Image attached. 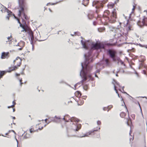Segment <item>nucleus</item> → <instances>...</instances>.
<instances>
[{"mask_svg": "<svg viewBox=\"0 0 147 147\" xmlns=\"http://www.w3.org/2000/svg\"><path fill=\"white\" fill-rule=\"evenodd\" d=\"M105 47L104 45L100 42L97 43L92 42L91 43V49L84 55V63H81L82 69L80 71V76L82 79L74 85L75 90L76 89V87L78 84L82 83L86 80L88 78L92 81L93 80L94 78L92 77V74L90 73L92 66L89 64L94 60L92 55V51L93 50L104 49Z\"/></svg>", "mask_w": 147, "mask_h": 147, "instance_id": "nucleus-1", "label": "nucleus"}, {"mask_svg": "<svg viewBox=\"0 0 147 147\" xmlns=\"http://www.w3.org/2000/svg\"><path fill=\"white\" fill-rule=\"evenodd\" d=\"M107 55L109 56L110 58L112 59L113 61L116 62L117 61H118V63L119 62H121L122 64L125 65L123 62L120 59L119 57L117 55V52L115 50L109 49L107 50Z\"/></svg>", "mask_w": 147, "mask_h": 147, "instance_id": "nucleus-2", "label": "nucleus"}, {"mask_svg": "<svg viewBox=\"0 0 147 147\" xmlns=\"http://www.w3.org/2000/svg\"><path fill=\"white\" fill-rule=\"evenodd\" d=\"M104 15L103 16L107 18L110 22L111 23H113L116 21V13L115 10L114 9L111 14L110 17L108 16L110 14V12L108 10H106L104 12Z\"/></svg>", "mask_w": 147, "mask_h": 147, "instance_id": "nucleus-3", "label": "nucleus"}, {"mask_svg": "<svg viewBox=\"0 0 147 147\" xmlns=\"http://www.w3.org/2000/svg\"><path fill=\"white\" fill-rule=\"evenodd\" d=\"M24 0H18L19 5L20 8V10H19L18 11V16H21V12L20 10H21L22 11L21 13L23 14L24 18L26 20H27L28 19V17L24 12V9L26 5V3Z\"/></svg>", "mask_w": 147, "mask_h": 147, "instance_id": "nucleus-4", "label": "nucleus"}, {"mask_svg": "<svg viewBox=\"0 0 147 147\" xmlns=\"http://www.w3.org/2000/svg\"><path fill=\"white\" fill-rule=\"evenodd\" d=\"M65 116L69 117V116L68 115H65V116H64V117H65ZM63 119L65 120V122H68L69 121H70L71 122H78L80 121V120L78 119H77V118L74 117H71V118L70 117V118H69L67 120H65V118L64 117L63 118Z\"/></svg>", "mask_w": 147, "mask_h": 147, "instance_id": "nucleus-5", "label": "nucleus"}, {"mask_svg": "<svg viewBox=\"0 0 147 147\" xmlns=\"http://www.w3.org/2000/svg\"><path fill=\"white\" fill-rule=\"evenodd\" d=\"M146 22H147V18L145 16H144L142 19V22L141 23L140 21H139L137 22V24L141 28L143 26L146 25Z\"/></svg>", "mask_w": 147, "mask_h": 147, "instance_id": "nucleus-6", "label": "nucleus"}, {"mask_svg": "<svg viewBox=\"0 0 147 147\" xmlns=\"http://www.w3.org/2000/svg\"><path fill=\"white\" fill-rule=\"evenodd\" d=\"M72 125H73L72 126V129L76 131H78L81 128V125L78 124L76 122L75 124L72 123Z\"/></svg>", "mask_w": 147, "mask_h": 147, "instance_id": "nucleus-7", "label": "nucleus"}, {"mask_svg": "<svg viewBox=\"0 0 147 147\" xmlns=\"http://www.w3.org/2000/svg\"><path fill=\"white\" fill-rule=\"evenodd\" d=\"M95 5H96V8L97 9H99L100 7L102 8L103 6V4L98 1H94L93 2L92 6H94Z\"/></svg>", "mask_w": 147, "mask_h": 147, "instance_id": "nucleus-8", "label": "nucleus"}, {"mask_svg": "<svg viewBox=\"0 0 147 147\" xmlns=\"http://www.w3.org/2000/svg\"><path fill=\"white\" fill-rule=\"evenodd\" d=\"M4 8H5L4 9V12H7L8 13L7 16L6 17V18L8 20H9V17L11 15V14L12 13V12L11 11H10L5 6L3 5H2Z\"/></svg>", "mask_w": 147, "mask_h": 147, "instance_id": "nucleus-9", "label": "nucleus"}, {"mask_svg": "<svg viewBox=\"0 0 147 147\" xmlns=\"http://www.w3.org/2000/svg\"><path fill=\"white\" fill-rule=\"evenodd\" d=\"M81 43L82 46V47L86 49H88L89 48V45H90V44H88V42H84V41L82 40H81Z\"/></svg>", "mask_w": 147, "mask_h": 147, "instance_id": "nucleus-10", "label": "nucleus"}, {"mask_svg": "<svg viewBox=\"0 0 147 147\" xmlns=\"http://www.w3.org/2000/svg\"><path fill=\"white\" fill-rule=\"evenodd\" d=\"M9 53L7 52L5 53V52H3L2 53L1 55V58L2 59H4L5 58H8L9 57Z\"/></svg>", "mask_w": 147, "mask_h": 147, "instance_id": "nucleus-11", "label": "nucleus"}, {"mask_svg": "<svg viewBox=\"0 0 147 147\" xmlns=\"http://www.w3.org/2000/svg\"><path fill=\"white\" fill-rule=\"evenodd\" d=\"M98 131L97 129H94L93 130H91L89 131L88 133H88H87L86 134H85L84 135L82 136H80V137H83L88 136V135H89L91 134L94 131Z\"/></svg>", "mask_w": 147, "mask_h": 147, "instance_id": "nucleus-12", "label": "nucleus"}, {"mask_svg": "<svg viewBox=\"0 0 147 147\" xmlns=\"http://www.w3.org/2000/svg\"><path fill=\"white\" fill-rule=\"evenodd\" d=\"M28 34L30 36V38H29V39L34 40V34L33 33L32 31H28Z\"/></svg>", "mask_w": 147, "mask_h": 147, "instance_id": "nucleus-13", "label": "nucleus"}, {"mask_svg": "<svg viewBox=\"0 0 147 147\" xmlns=\"http://www.w3.org/2000/svg\"><path fill=\"white\" fill-rule=\"evenodd\" d=\"M18 68V67L16 66H15L13 67H9V70L7 71L8 72H10Z\"/></svg>", "mask_w": 147, "mask_h": 147, "instance_id": "nucleus-14", "label": "nucleus"}, {"mask_svg": "<svg viewBox=\"0 0 147 147\" xmlns=\"http://www.w3.org/2000/svg\"><path fill=\"white\" fill-rule=\"evenodd\" d=\"M89 0L85 1L83 0L82 1V4L84 5L85 6H86L88 4Z\"/></svg>", "mask_w": 147, "mask_h": 147, "instance_id": "nucleus-15", "label": "nucleus"}, {"mask_svg": "<svg viewBox=\"0 0 147 147\" xmlns=\"http://www.w3.org/2000/svg\"><path fill=\"white\" fill-rule=\"evenodd\" d=\"M75 94L76 97H79V95H80V97L82 95L81 92L78 91H76L75 93Z\"/></svg>", "mask_w": 147, "mask_h": 147, "instance_id": "nucleus-16", "label": "nucleus"}, {"mask_svg": "<svg viewBox=\"0 0 147 147\" xmlns=\"http://www.w3.org/2000/svg\"><path fill=\"white\" fill-rule=\"evenodd\" d=\"M20 26L23 28V30L21 31V32H23L25 31V32H26V30L25 28L24 27L23 24H20Z\"/></svg>", "mask_w": 147, "mask_h": 147, "instance_id": "nucleus-17", "label": "nucleus"}, {"mask_svg": "<svg viewBox=\"0 0 147 147\" xmlns=\"http://www.w3.org/2000/svg\"><path fill=\"white\" fill-rule=\"evenodd\" d=\"M22 44V45H23V46H24V45H25V42H24L22 41H20V43L19 42V43H18L17 45H16V46H20V44Z\"/></svg>", "mask_w": 147, "mask_h": 147, "instance_id": "nucleus-18", "label": "nucleus"}, {"mask_svg": "<svg viewBox=\"0 0 147 147\" xmlns=\"http://www.w3.org/2000/svg\"><path fill=\"white\" fill-rule=\"evenodd\" d=\"M18 59H20V61L19 62V64H18L17 65L18 66H20L21 63L22 59H21L19 57H18L16 58V60H17Z\"/></svg>", "mask_w": 147, "mask_h": 147, "instance_id": "nucleus-19", "label": "nucleus"}, {"mask_svg": "<svg viewBox=\"0 0 147 147\" xmlns=\"http://www.w3.org/2000/svg\"><path fill=\"white\" fill-rule=\"evenodd\" d=\"M105 62L107 65L108 66L110 64V62L108 61V59H106L105 60Z\"/></svg>", "mask_w": 147, "mask_h": 147, "instance_id": "nucleus-20", "label": "nucleus"}, {"mask_svg": "<svg viewBox=\"0 0 147 147\" xmlns=\"http://www.w3.org/2000/svg\"><path fill=\"white\" fill-rule=\"evenodd\" d=\"M126 114L124 112H122L120 114V116L121 117L123 118L125 116Z\"/></svg>", "mask_w": 147, "mask_h": 147, "instance_id": "nucleus-21", "label": "nucleus"}, {"mask_svg": "<svg viewBox=\"0 0 147 147\" xmlns=\"http://www.w3.org/2000/svg\"><path fill=\"white\" fill-rule=\"evenodd\" d=\"M112 84L114 85V89L115 90L116 93L117 94H119V93H118V91L116 89V86H115V83L113 82H112Z\"/></svg>", "mask_w": 147, "mask_h": 147, "instance_id": "nucleus-22", "label": "nucleus"}, {"mask_svg": "<svg viewBox=\"0 0 147 147\" xmlns=\"http://www.w3.org/2000/svg\"><path fill=\"white\" fill-rule=\"evenodd\" d=\"M105 30V28H98V30L99 32H101Z\"/></svg>", "mask_w": 147, "mask_h": 147, "instance_id": "nucleus-23", "label": "nucleus"}, {"mask_svg": "<svg viewBox=\"0 0 147 147\" xmlns=\"http://www.w3.org/2000/svg\"><path fill=\"white\" fill-rule=\"evenodd\" d=\"M88 85H87V84L84 85L83 86V89L84 90H87L88 88Z\"/></svg>", "mask_w": 147, "mask_h": 147, "instance_id": "nucleus-24", "label": "nucleus"}, {"mask_svg": "<svg viewBox=\"0 0 147 147\" xmlns=\"http://www.w3.org/2000/svg\"><path fill=\"white\" fill-rule=\"evenodd\" d=\"M5 72L4 71H2L0 72V75H1V77H2V76L3 75L5 74Z\"/></svg>", "mask_w": 147, "mask_h": 147, "instance_id": "nucleus-25", "label": "nucleus"}, {"mask_svg": "<svg viewBox=\"0 0 147 147\" xmlns=\"http://www.w3.org/2000/svg\"><path fill=\"white\" fill-rule=\"evenodd\" d=\"M113 81L112 82H113L115 84V83L118 86H120L118 82L117 81H116L114 79H113Z\"/></svg>", "mask_w": 147, "mask_h": 147, "instance_id": "nucleus-26", "label": "nucleus"}, {"mask_svg": "<svg viewBox=\"0 0 147 147\" xmlns=\"http://www.w3.org/2000/svg\"><path fill=\"white\" fill-rule=\"evenodd\" d=\"M74 34H75L76 35H77L79 36L81 34L79 32H74Z\"/></svg>", "mask_w": 147, "mask_h": 147, "instance_id": "nucleus-27", "label": "nucleus"}, {"mask_svg": "<svg viewBox=\"0 0 147 147\" xmlns=\"http://www.w3.org/2000/svg\"><path fill=\"white\" fill-rule=\"evenodd\" d=\"M88 19L89 20H91L93 17V16L92 15H88Z\"/></svg>", "mask_w": 147, "mask_h": 147, "instance_id": "nucleus-28", "label": "nucleus"}, {"mask_svg": "<svg viewBox=\"0 0 147 147\" xmlns=\"http://www.w3.org/2000/svg\"><path fill=\"white\" fill-rule=\"evenodd\" d=\"M18 80H19V81L20 82V85L21 86L23 84V83H22V78H21V79H20L19 78H18Z\"/></svg>", "mask_w": 147, "mask_h": 147, "instance_id": "nucleus-29", "label": "nucleus"}, {"mask_svg": "<svg viewBox=\"0 0 147 147\" xmlns=\"http://www.w3.org/2000/svg\"><path fill=\"white\" fill-rule=\"evenodd\" d=\"M54 118H56L57 119H59V120H60L61 119L60 117H57V116H55Z\"/></svg>", "mask_w": 147, "mask_h": 147, "instance_id": "nucleus-30", "label": "nucleus"}, {"mask_svg": "<svg viewBox=\"0 0 147 147\" xmlns=\"http://www.w3.org/2000/svg\"><path fill=\"white\" fill-rule=\"evenodd\" d=\"M33 130H34V129H33V130H32V128L30 129L29 131H30V133H32V132L35 131V130L34 131Z\"/></svg>", "mask_w": 147, "mask_h": 147, "instance_id": "nucleus-31", "label": "nucleus"}, {"mask_svg": "<svg viewBox=\"0 0 147 147\" xmlns=\"http://www.w3.org/2000/svg\"><path fill=\"white\" fill-rule=\"evenodd\" d=\"M22 22L23 23L25 24L26 26H27L26 22L23 19H22Z\"/></svg>", "mask_w": 147, "mask_h": 147, "instance_id": "nucleus-32", "label": "nucleus"}, {"mask_svg": "<svg viewBox=\"0 0 147 147\" xmlns=\"http://www.w3.org/2000/svg\"><path fill=\"white\" fill-rule=\"evenodd\" d=\"M84 42H88V43H89V42H90V40H85V39H84Z\"/></svg>", "mask_w": 147, "mask_h": 147, "instance_id": "nucleus-33", "label": "nucleus"}, {"mask_svg": "<svg viewBox=\"0 0 147 147\" xmlns=\"http://www.w3.org/2000/svg\"><path fill=\"white\" fill-rule=\"evenodd\" d=\"M97 123L98 125H100L101 124V122L100 121H98L97 122Z\"/></svg>", "mask_w": 147, "mask_h": 147, "instance_id": "nucleus-34", "label": "nucleus"}, {"mask_svg": "<svg viewBox=\"0 0 147 147\" xmlns=\"http://www.w3.org/2000/svg\"><path fill=\"white\" fill-rule=\"evenodd\" d=\"M29 39L30 41V43L31 45H32V46L33 45V40H32V39Z\"/></svg>", "mask_w": 147, "mask_h": 147, "instance_id": "nucleus-35", "label": "nucleus"}, {"mask_svg": "<svg viewBox=\"0 0 147 147\" xmlns=\"http://www.w3.org/2000/svg\"><path fill=\"white\" fill-rule=\"evenodd\" d=\"M143 73L145 74V75H147V74L146 73V70H143Z\"/></svg>", "mask_w": 147, "mask_h": 147, "instance_id": "nucleus-36", "label": "nucleus"}, {"mask_svg": "<svg viewBox=\"0 0 147 147\" xmlns=\"http://www.w3.org/2000/svg\"><path fill=\"white\" fill-rule=\"evenodd\" d=\"M138 103L139 106V107H140L141 113H142V114H142V109H141V108L140 105V104L139 103V102H138Z\"/></svg>", "mask_w": 147, "mask_h": 147, "instance_id": "nucleus-37", "label": "nucleus"}, {"mask_svg": "<svg viewBox=\"0 0 147 147\" xmlns=\"http://www.w3.org/2000/svg\"><path fill=\"white\" fill-rule=\"evenodd\" d=\"M2 7H1L2 8V9L1 10V11L2 12H4V10H3V8H4L2 6V5H1ZM5 9V8H4Z\"/></svg>", "mask_w": 147, "mask_h": 147, "instance_id": "nucleus-38", "label": "nucleus"}, {"mask_svg": "<svg viewBox=\"0 0 147 147\" xmlns=\"http://www.w3.org/2000/svg\"><path fill=\"white\" fill-rule=\"evenodd\" d=\"M135 8V6L134 5H133V8L132 9V12H131V13H133L134 12V11Z\"/></svg>", "mask_w": 147, "mask_h": 147, "instance_id": "nucleus-39", "label": "nucleus"}, {"mask_svg": "<svg viewBox=\"0 0 147 147\" xmlns=\"http://www.w3.org/2000/svg\"><path fill=\"white\" fill-rule=\"evenodd\" d=\"M100 71V70L99 69H98L97 70L95 73H99Z\"/></svg>", "mask_w": 147, "mask_h": 147, "instance_id": "nucleus-40", "label": "nucleus"}, {"mask_svg": "<svg viewBox=\"0 0 147 147\" xmlns=\"http://www.w3.org/2000/svg\"><path fill=\"white\" fill-rule=\"evenodd\" d=\"M87 97V96H82V98L83 99H86V98Z\"/></svg>", "mask_w": 147, "mask_h": 147, "instance_id": "nucleus-41", "label": "nucleus"}, {"mask_svg": "<svg viewBox=\"0 0 147 147\" xmlns=\"http://www.w3.org/2000/svg\"><path fill=\"white\" fill-rule=\"evenodd\" d=\"M108 108V107H104L103 108V110L104 111H106L107 109Z\"/></svg>", "mask_w": 147, "mask_h": 147, "instance_id": "nucleus-42", "label": "nucleus"}, {"mask_svg": "<svg viewBox=\"0 0 147 147\" xmlns=\"http://www.w3.org/2000/svg\"><path fill=\"white\" fill-rule=\"evenodd\" d=\"M119 70L117 72V73L116 74H115V76H118V74H117V73L119 72Z\"/></svg>", "mask_w": 147, "mask_h": 147, "instance_id": "nucleus-43", "label": "nucleus"}, {"mask_svg": "<svg viewBox=\"0 0 147 147\" xmlns=\"http://www.w3.org/2000/svg\"><path fill=\"white\" fill-rule=\"evenodd\" d=\"M13 105H11L10 106H8L7 107V108H10L13 107Z\"/></svg>", "mask_w": 147, "mask_h": 147, "instance_id": "nucleus-44", "label": "nucleus"}, {"mask_svg": "<svg viewBox=\"0 0 147 147\" xmlns=\"http://www.w3.org/2000/svg\"><path fill=\"white\" fill-rule=\"evenodd\" d=\"M64 82L63 81V80H61V81H60L59 82V83L61 84V83H64Z\"/></svg>", "mask_w": 147, "mask_h": 147, "instance_id": "nucleus-45", "label": "nucleus"}, {"mask_svg": "<svg viewBox=\"0 0 147 147\" xmlns=\"http://www.w3.org/2000/svg\"><path fill=\"white\" fill-rule=\"evenodd\" d=\"M12 103L13 104V106H14V105H15V104H16V103L14 102V101H13L12 102Z\"/></svg>", "mask_w": 147, "mask_h": 147, "instance_id": "nucleus-46", "label": "nucleus"}, {"mask_svg": "<svg viewBox=\"0 0 147 147\" xmlns=\"http://www.w3.org/2000/svg\"><path fill=\"white\" fill-rule=\"evenodd\" d=\"M16 76H20V74H18L17 73H16Z\"/></svg>", "mask_w": 147, "mask_h": 147, "instance_id": "nucleus-47", "label": "nucleus"}, {"mask_svg": "<svg viewBox=\"0 0 147 147\" xmlns=\"http://www.w3.org/2000/svg\"><path fill=\"white\" fill-rule=\"evenodd\" d=\"M17 20H18V23H19L20 24H20H21V22L18 19H17Z\"/></svg>", "mask_w": 147, "mask_h": 147, "instance_id": "nucleus-48", "label": "nucleus"}, {"mask_svg": "<svg viewBox=\"0 0 147 147\" xmlns=\"http://www.w3.org/2000/svg\"><path fill=\"white\" fill-rule=\"evenodd\" d=\"M26 65H25L24 67L22 69V71H23L25 69L26 67Z\"/></svg>", "mask_w": 147, "mask_h": 147, "instance_id": "nucleus-49", "label": "nucleus"}, {"mask_svg": "<svg viewBox=\"0 0 147 147\" xmlns=\"http://www.w3.org/2000/svg\"><path fill=\"white\" fill-rule=\"evenodd\" d=\"M95 76L96 77L98 78V77L97 75L96 74V73H95Z\"/></svg>", "mask_w": 147, "mask_h": 147, "instance_id": "nucleus-50", "label": "nucleus"}, {"mask_svg": "<svg viewBox=\"0 0 147 147\" xmlns=\"http://www.w3.org/2000/svg\"><path fill=\"white\" fill-rule=\"evenodd\" d=\"M139 45L141 47H144V45H143L140 44H139Z\"/></svg>", "mask_w": 147, "mask_h": 147, "instance_id": "nucleus-51", "label": "nucleus"}, {"mask_svg": "<svg viewBox=\"0 0 147 147\" xmlns=\"http://www.w3.org/2000/svg\"><path fill=\"white\" fill-rule=\"evenodd\" d=\"M43 127H41V128L39 127L38 129L40 130L42 129L43 128Z\"/></svg>", "mask_w": 147, "mask_h": 147, "instance_id": "nucleus-52", "label": "nucleus"}, {"mask_svg": "<svg viewBox=\"0 0 147 147\" xmlns=\"http://www.w3.org/2000/svg\"><path fill=\"white\" fill-rule=\"evenodd\" d=\"M123 103H124V105H125V107H126V109L127 110V111L128 112V110H127V108L126 107V106H125V103H124V101H123Z\"/></svg>", "mask_w": 147, "mask_h": 147, "instance_id": "nucleus-53", "label": "nucleus"}, {"mask_svg": "<svg viewBox=\"0 0 147 147\" xmlns=\"http://www.w3.org/2000/svg\"><path fill=\"white\" fill-rule=\"evenodd\" d=\"M16 140L17 141V147H18V140H17V139L16 138Z\"/></svg>", "mask_w": 147, "mask_h": 147, "instance_id": "nucleus-54", "label": "nucleus"}, {"mask_svg": "<svg viewBox=\"0 0 147 147\" xmlns=\"http://www.w3.org/2000/svg\"><path fill=\"white\" fill-rule=\"evenodd\" d=\"M21 74H22V75H24V72L23 71H22L21 73Z\"/></svg>", "mask_w": 147, "mask_h": 147, "instance_id": "nucleus-55", "label": "nucleus"}, {"mask_svg": "<svg viewBox=\"0 0 147 147\" xmlns=\"http://www.w3.org/2000/svg\"><path fill=\"white\" fill-rule=\"evenodd\" d=\"M58 3V2H56V3H52V5H54L55 4H56Z\"/></svg>", "mask_w": 147, "mask_h": 147, "instance_id": "nucleus-56", "label": "nucleus"}, {"mask_svg": "<svg viewBox=\"0 0 147 147\" xmlns=\"http://www.w3.org/2000/svg\"><path fill=\"white\" fill-rule=\"evenodd\" d=\"M124 94H128L126 92H125L124 91H123V92H122Z\"/></svg>", "mask_w": 147, "mask_h": 147, "instance_id": "nucleus-57", "label": "nucleus"}, {"mask_svg": "<svg viewBox=\"0 0 147 147\" xmlns=\"http://www.w3.org/2000/svg\"><path fill=\"white\" fill-rule=\"evenodd\" d=\"M13 15L14 16V18L16 19L17 18L14 15V14H13Z\"/></svg>", "mask_w": 147, "mask_h": 147, "instance_id": "nucleus-58", "label": "nucleus"}, {"mask_svg": "<svg viewBox=\"0 0 147 147\" xmlns=\"http://www.w3.org/2000/svg\"><path fill=\"white\" fill-rule=\"evenodd\" d=\"M22 49V47L20 48L18 50H21Z\"/></svg>", "mask_w": 147, "mask_h": 147, "instance_id": "nucleus-59", "label": "nucleus"}, {"mask_svg": "<svg viewBox=\"0 0 147 147\" xmlns=\"http://www.w3.org/2000/svg\"><path fill=\"white\" fill-rule=\"evenodd\" d=\"M34 49V45H33L32 46V51H33Z\"/></svg>", "mask_w": 147, "mask_h": 147, "instance_id": "nucleus-60", "label": "nucleus"}, {"mask_svg": "<svg viewBox=\"0 0 147 147\" xmlns=\"http://www.w3.org/2000/svg\"><path fill=\"white\" fill-rule=\"evenodd\" d=\"M12 37V36H11V35L10 36L8 37H7V39H9V38H10V37Z\"/></svg>", "mask_w": 147, "mask_h": 147, "instance_id": "nucleus-61", "label": "nucleus"}, {"mask_svg": "<svg viewBox=\"0 0 147 147\" xmlns=\"http://www.w3.org/2000/svg\"><path fill=\"white\" fill-rule=\"evenodd\" d=\"M144 47H145L146 48H147V45H144Z\"/></svg>", "mask_w": 147, "mask_h": 147, "instance_id": "nucleus-62", "label": "nucleus"}, {"mask_svg": "<svg viewBox=\"0 0 147 147\" xmlns=\"http://www.w3.org/2000/svg\"><path fill=\"white\" fill-rule=\"evenodd\" d=\"M112 107H113V106L112 105H111L110 108H109V109H111V108Z\"/></svg>", "mask_w": 147, "mask_h": 147, "instance_id": "nucleus-63", "label": "nucleus"}, {"mask_svg": "<svg viewBox=\"0 0 147 147\" xmlns=\"http://www.w3.org/2000/svg\"><path fill=\"white\" fill-rule=\"evenodd\" d=\"M53 121L54 122H57L56 121V120L55 119H54L53 120Z\"/></svg>", "mask_w": 147, "mask_h": 147, "instance_id": "nucleus-64", "label": "nucleus"}]
</instances>
